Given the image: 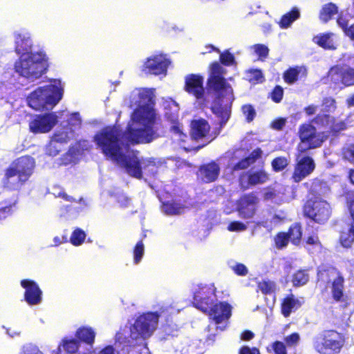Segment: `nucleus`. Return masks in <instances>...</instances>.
Listing matches in <instances>:
<instances>
[{"mask_svg":"<svg viewBox=\"0 0 354 354\" xmlns=\"http://www.w3.org/2000/svg\"><path fill=\"white\" fill-rule=\"evenodd\" d=\"M19 354H44L39 348L32 344H26L24 345Z\"/></svg>","mask_w":354,"mask_h":354,"instance_id":"55","label":"nucleus"},{"mask_svg":"<svg viewBox=\"0 0 354 354\" xmlns=\"http://www.w3.org/2000/svg\"><path fill=\"white\" fill-rule=\"evenodd\" d=\"M309 279L308 274L305 270H299L292 277V283L295 286H301L306 284Z\"/></svg>","mask_w":354,"mask_h":354,"instance_id":"46","label":"nucleus"},{"mask_svg":"<svg viewBox=\"0 0 354 354\" xmlns=\"http://www.w3.org/2000/svg\"><path fill=\"white\" fill-rule=\"evenodd\" d=\"M137 97L135 104L138 108L131 115L124 138L131 143H147L158 137L156 114L153 109V92L148 88H140L133 91Z\"/></svg>","mask_w":354,"mask_h":354,"instance_id":"2","label":"nucleus"},{"mask_svg":"<svg viewBox=\"0 0 354 354\" xmlns=\"http://www.w3.org/2000/svg\"><path fill=\"white\" fill-rule=\"evenodd\" d=\"M203 83V79L201 76L190 75L185 80L186 91L196 98H201L204 93Z\"/></svg>","mask_w":354,"mask_h":354,"instance_id":"23","label":"nucleus"},{"mask_svg":"<svg viewBox=\"0 0 354 354\" xmlns=\"http://www.w3.org/2000/svg\"><path fill=\"white\" fill-rule=\"evenodd\" d=\"M318 279L323 282H332L331 292L335 300L339 301L343 297L344 279L337 269L329 268L327 270H319Z\"/></svg>","mask_w":354,"mask_h":354,"instance_id":"11","label":"nucleus"},{"mask_svg":"<svg viewBox=\"0 0 354 354\" xmlns=\"http://www.w3.org/2000/svg\"><path fill=\"white\" fill-rule=\"evenodd\" d=\"M165 116L171 123V131L173 139L178 142H184L187 136L183 133L182 127L178 122V104L171 99L163 102Z\"/></svg>","mask_w":354,"mask_h":354,"instance_id":"10","label":"nucleus"},{"mask_svg":"<svg viewBox=\"0 0 354 354\" xmlns=\"http://www.w3.org/2000/svg\"><path fill=\"white\" fill-rule=\"evenodd\" d=\"M242 111L248 121H252L255 117L256 113L251 105H244L242 107Z\"/></svg>","mask_w":354,"mask_h":354,"instance_id":"59","label":"nucleus"},{"mask_svg":"<svg viewBox=\"0 0 354 354\" xmlns=\"http://www.w3.org/2000/svg\"><path fill=\"white\" fill-rule=\"evenodd\" d=\"M343 157L348 161L354 163V144L348 145L343 149Z\"/></svg>","mask_w":354,"mask_h":354,"instance_id":"57","label":"nucleus"},{"mask_svg":"<svg viewBox=\"0 0 354 354\" xmlns=\"http://www.w3.org/2000/svg\"><path fill=\"white\" fill-rule=\"evenodd\" d=\"M188 208V204L187 203H182L180 200L163 203L162 206V211L168 215L181 214Z\"/></svg>","mask_w":354,"mask_h":354,"instance_id":"30","label":"nucleus"},{"mask_svg":"<svg viewBox=\"0 0 354 354\" xmlns=\"http://www.w3.org/2000/svg\"><path fill=\"white\" fill-rule=\"evenodd\" d=\"M158 315L156 313H147L138 317L131 328V337L133 339L149 337L156 329Z\"/></svg>","mask_w":354,"mask_h":354,"instance_id":"7","label":"nucleus"},{"mask_svg":"<svg viewBox=\"0 0 354 354\" xmlns=\"http://www.w3.org/2000/svg\"><path fill=\"white\" fill-rule=\"evenodd\" d=\"M313 122L319 127L328 128L331 131L339 132L346 128L345 122L341 121L335 122L334 118L329 115H318Z\"/></svg>","mask_w":354,"mask_h":354,"instance_id":"24","label":"nucleus"},{"mask_svg":"<svg viewBox=\"0 0 354 354\" xmlns=\"http://www.w3.org/2000/svg\"><path fill=\"white\" fill-rule=\"evenodd\" d=\"M300 339L299 335L297 333H292L285 338L286 344L289 346H295L297 344Z\"/></svg>","mask_w":354,"mask_h":354,"instance_id":"63","label":"nucleus"},{"mask_svg":"<svg viewBox=\"0 0 354 354\" xmlns=\"http://www.w3.org/2000/svg\"><path fill=\"white\" fill-rule=\"evenodd\" d=\"M145 247L142 241H139L136 245L133 250V263L134 264H138L144 255Z\"/></svg>","mask_w":354,"mask_h":354,"instance_id":"50","label":"nucleus"},{"mask_svg":"<svg viewBox=\"0 0 354 354\" xmlns=\"http://www.w3.org/2000/svg\"><path fill=\"white\" fill-rule=\"evenodd\" d=\"M344 67L335 66L330 68L328 72V77L335 84L342 83L343 84Z\"/></svg>","mask_w":354,"mask_h":354,"instance_id":"42","label":"nucleus"},{"mask_svg":"<svg viewBox=\"0 0 354 354\" xmlns=\"http://www.w3.org/2000/svg\"><path fill=\"white\" fill-rule=\"evenodd\" d=\"M336 109V102L332 97H326L322 104V112L320 115H326V113H333Z\"/></svg>","mask_w":354,"mask_h":354,"instance_id":"47","label":"nucleus"},{"mask_svg":"<svg viewBox=\"0 0 354 354\" xmlns=\"http://www.w3.org/2000/svg\"><path fill=\"white\" fill-rule=\"evenodd\" d=\"M272 348L274 354H287L286 346L283 342H275L272 344Z\"/></svg>","mask_w":354,"mask_h":354,"instance_id":"62","label":"nucleus"},{"mask_svg":"<svg viewBox=\"0 0 354 354\" xmlns=\"http://www.w3.org/2000/svg\"><path fill=\"white\" fill-rule=\"evenodd\" d=\"M216 135L210 131V126L204 119L193 120L191 124V137L196 141L206 145L216 138Z\"/></svg>","mask_w":354,"mask_h":354,"instance_id":"16","label":"nucleus"},{"mask_svg":"<svg viewBox=\"0 0 354 354\" xmlns=\"http://www.w3.org/2000/svg\"><path fill=\"white\" fill-rule=\"evenodd\" d=\"M258 290L264 295H271L275 292L277 286L274 282L270 280H263L258 283Z\"/></svg>","mask_w":354,"mask_h":354,"instance_id":"41","label":"nucleus"},{"mask_svg":"<svg viewBox=\"0 0 354 354\" xmlns=\"http://www.w3.org/2000/svg\"><path fill=\"white\" fill-rule=\"evenodd\" d=\"M80 346V342L77 338L75 339L73 337H65L59 344V347H62L64 351L68 354L75 353L78 351Z\"/></svg>","mask_w":354,"mask_h":354,"instance_id":"36","label":"nucleus"},{"mask_svg":"<svg viewBox=\"0 0 354 354\" xmlns=\"http://www.w3.org/2000/svg\"><path fill=\"white\" fill-rule=\"evenodd\" d=\"M250 50L254 55L258 56L259 59L261 60L266 59L269 53V48L268 46L260 44L250 46Z\"/></svg>","mask_w":354,"mask_h":354,"instance_id":"43","label":"nucleus"},{"mask_svg":"<svg viewBox=\"0 0 354 354\" xmlns=\"http://www.w3.org/2000/svg\"><path fill=\"white\" fill-rule=\"evenodd\" d=\"M283 89L280 86H277L272 93V100L276 102H279L283 97Z\"/></svg>","mask_w":354,"mask_h":354,"instance_id":"64","label":"nucleus"},{"mask_svg":"<svg viewBox=\"0 0 354 354\" xmlns=\"http://www.w3.org/2000/svg\"><path fill=\"white\" fill-rule=\"evenodd\" d=\"M26 181V180H23L21 176H19V174L9 167L6 171L3 184L5 187L10 189H17Z\"/></svg>","mask_w":354,"mask_h":354,"instance_id":"31","label":"nucleus"},{"mask_svg":"<svg viewBox=\"0 0 354 354\" xmlns=\"http://www.w3.org/2000/svg\"><path fill=\"white\" fill-rule=\"evenodd\" d=\"M248 183L251 185L262 184L268 181V174L263 170L250 172L248 176Z\"/></svg>","mask_w":354,"mask_h":354,"instance_id":"38","label":"nucleus"},{"mask_svg":"<svg viewBox=\"0 0 354 354\" xmlns=\"http://www.w3.org/2000/svg\"><path fill=\"white\" fill-rule=\"evenodd\" d=\"M15 52L21 55H30L32 53L33 41L31 34L26 29H20L13 32Z\"/></svg>","mask_w":354,"mask_h":354,"instance_id":"18","label":"nucleus"},{"mask_svg":"<svg viewBox=\"0 0 354 354\" xmlns=\"http://www.w3.org/2000/svg\"><path fill=\"white\" fill-rule=\"evenodd\" d=\"M75 337L80 342L93 347L96 337L95 330L89 326H81L75 331Z\"/></svg>","mask_w":354,"mask_h":354,"instance_id":"25","label":"nucleus"},{"mask_svg":"<svg viewBox=\"0 0 354 354\" xmlns=\"http://www.w3.org/2000/svg\"><path fill=\"white\" fill-rule=\"evenodd\" d=\"M68 117V126L69 128L74 129L79 128L82 124V118L80 113L77 112L70 113L67 115Z\"/></svg>","mask_w":354,"mask_h":354,"instance_id":"49","label":"nucleus"},{"mask_svg":"<svg viewBox=\"0 0 354 354\" xmlns=\"http://www.w3.org/2000/svg\"><path fill=\"white\" fill-rule=\"evenodd\" d=\"M232 308V307L230 304L225 301H221L218 304L214 303L211 308L205 313L209 315L210 319L214 321L216 324H222V326H218V328L221 330H223L226 328L227 322L231 317Z\"/></svg>","mask_w":354,"mask_h":354,"instance_id":"15","label":"nucleus"},{"mask_svg":"<svg viewBox=\"0 0 354 354\" xmlns=\"http://www.w3.org/2000/svg\"><path fill=\"white\" fill-rule=\"evenodd\" d=\"M243 152V151L242 150H237L234 152V154L232 158L229 165V167L232 170L238 171L247 168L251 164L254 162V161L259 158L262 153V151L260 149H257L254 150L248 156L239 160V158L241 157Z\"/></svg>","mask_w":354,"mask_h":354,"instance_id":"20","label":"nucleus"},{"mask_svg":"<svg viewBox=\"0 0 354 354\" xmlns=\"http://www.w3.org/2000/svg\"><path fill=\"white\" fill-rule=\"evenodd\" d=\"M86 233L80 228L75 229L71 234L70 242L75 246L81 245L85 241Z\"/></svg>","mask_w":354,"mask_h":354,"instance_id":"44","label":"nucleus"},{"mask_svg":"<svg viewBox=\"0 0 354 354\" xmlns=\"http://www.w3.org/2000/svg\"><path fill=\"white\" fill-rule=\"evenodd\" d=\"M337 7L332 3L325 4L320 10L319 18L323 22H327L337 13Z\"/></svg>","mask_w":354,"mask_h":354,"instance_id":"37","label":"nucleus"},{"mask_svg":"<svg viewBox=\"0 0 354 354\" xmlns=\"http://www.w3.org/2000/svg\"><path fill=\"white\" fill-rule=\"evenodd\" d=\"M354 241V225H351L348 232H343L340 236V243L344 248H350Z\"/></svg>","mask_w":354,"mask_h":354,"instance_id":"45","label":"nucleus"},{"mask_svg":"<svg viewBox=\"0 0 354 354\" xmlns=\"http://www.w3.org/2000/svg\"><path fill=\"white\" fill-rule=\"evenodd\" d=\"M64 84L60 80L55 79L47 85L39 86L26 98L30 107L36 111L51 110L62 100Z\"/></svg>","mask_w":354,"mask_h":354,"instance_id":"4","label":"nucleus"},{"mask_svg":"<svg viewBox=\"0 0 354 354\" xmlns=\"http://www.w3.org/2000/svg\"><path fill=\"white\" fill-rule=\"evenodd\" d=\"M289 241L294 245H298L300 243L301 237V226L296 223L292 225L287 234Z\"/></svg>","mask_w":354,"mask_h":354,"instance_id":"40","label":"nucleus"},{"mask_svg":"<svg viewBox=\"0 0 354 354\" xmlns=\"http://www.w3.org/2000/svg\"><path fill=\"white\" fill-rule=\"evenodd\" d=\"M264 198L266 201H270L276 204H281L288 201V198L285 196L283 189H267L264 193Z\"/></svg>","mask_w":354,"mask_h":354,"instance_id":"34","label":"nucleus"},{"mask_svg":"<svg viewBox=\"0 0 354 354\" xmlns=\"http://www.w3.org/2000/svg\"><path fill=\"white\" fill-rule=\"evenodd\" d=\"M343 84L346 86L354 85V69L344 67Z\"/></svg>","mask_w":354,"mask_h":354,"instance_id":"52","label":"nucleus"},{"mask_svg":"<svg viewBox=\"0 0 354 354\" xmlns=\"http://www.w3.org/2000/svg\"><path fill=\"white\" fill-rule=\"evenodd\" d=\"M220 168L215 162L202 166L198 173V176L203 182L209 183L215 180L219 174Z\"/></svg>","mask_w":354,"mask_h":354,"instance_id":"27","label":"nucleus"},{"mask_svg":"<svg viewBox=\"0 0 354 354\" xmlns=\"http://www.w3.org/2000/svg\"><path fill=\"white\" fill-rule=\"evenodd\" d=\"M346 200L351 215L353 220V223L352 225H354V192H351L347 194Z\"/></svg>","mask_w":354,"mask_h":354,"instance_id":"61","label":"nucleus"},{"mask_svg":"<svg viewBox=\"0 0 354 354\" xmlns=\"http://www.w3.org/2000/svg\"><path fill=\"white\" fill-rule=\"evenodd\" d=\"M247 78L250 82L255 84L261 82L263 77L260 70L251 69L247 73Z\"/></svg>","mask_w":354,"mask_h":354,"instance_id":"53","label":"nucleus"},{"mask_svg":"<svg viewBox=\"0 0 354 354\" xmlns=\"http://www.w3.org/2000/svg\"><path fill=\"white\" fill-rule=\"evenodd\" d=\"M304 303V299L302 297L298 298L293 295H290L285 297L281 304V313L286 317L299 308Z\"/></svg>","mask_w":354,"mask_h":354,"instance_id":"26","label":"nucleus"},{"mask_svg":"<svg viewBox=\"0 0 354 354\" xmlns=\"http://www.w3.org/2000/svg\"><path fill=\"white\" fill-rule=\"evenodd\" d=\"M232 270L238 275L245 276L248 274V268L242 263H236L231 265Z\"/></svg>","mask_w":354,"mask_h":354,"instance_id":"60","label":"nucleus"},{"mask_svg":"<svg viewBox=\"0 0 354 354\" xmlns=\"http://www.w3.org/2000/svg\"><path fill=\"white\" fill-rule=\"evenodd\" d=\"M171 61L167 55L157 53L149 57L142 65V71L155 75H167V71Z\"/></svg>","mask_w":354,"mask_h":354,"instance_id":"13","label":"nucleus"},{"mask_svg":"<svg viewBox=\"0 0 354 354\" xmlns=\"http://www.w3.org/2000/svg\"><path fill=\"white\" fill-rule=\"evenodd\" d=\"M16 202V197L10 196L6 192L0 194V220L12 214Z\"/></svg>","mask_w":354,"mask_h":354,"instance_id":"28","label":"nucleus"},{"mask_svg":"<svg viewBox=\"0 0 354 354\" xmlns=\"http://www.w3.org/2000/svg\"><path fill=\"white\" fill-rule=\"evenodd\" d=\"M216 300V288L213 284H198L194 288L193 304L201 311L206 312Z\"/></svg>","mask_w":354,"mask_h":354,"instance_id":"8","label":"nucleus"},{"mask_svg":"<svg viewBox=\"0 0 354 354\" xmlns=\"http://www.w3.org/2000/svg\"><path fill=\"white\" fill-rule=\"evenodd\" d=\"M65 146L59 142H53V136L51 137L49 144L47 145L46 151L49 156H55L60 152Z\"/></svg>","mask_w":354,"mask_h":354,"instance_id":"48","label":"nucleus"},{"mask_svg":"<svg viewBox=\"0 0 354 354\" xmlns=\"http://www.w3.org/2000/svg\"><path fill=\"white\" fill-rule=\"evenodd\" d=\"M344 336L335 330H327L313 339V347L319 354H337L344 346Z\"/></svg>","mask_w":354,"mask_h":354,"instance_id":"6","label":"nucleus"},{"mask_svg":"<svg viewBox=\"0 0 354 354\" xmlns=\"http://www.w3.org/2000/svg\"><path fill=\"white\" fill-rule=\"evenodd\" d=\"M300 17V12L297 8H293V9L283 15L280 21L279 22V26L281 28H288L291 24Z\"/></svg>","mask_w":354,"mask_h":354,"instance_id":"35","label":"nucleus"},{"mask_svg":"<svg viewBox=\"0 0 354 354\" xmlns=\"http://www.w3.org/2000/svg\"><path fill=\"white\" fill-rule=\"evenodd\" d=\"M48 57L43 50L21 55L15 64V72L28 82L39 79L46 71Z\"/></svg>","mask_w":354,"mask_h":354,"instance_id":"5","label":"nucleus"},{"mask_svg":"<svg viewBox=\"0 0 354 354\" xmlns=\"http://www.w3.org/2000/svg\"><path fill=\"white\" fill-rule=\"evenodd\" d=\"M304 213L317 223H324L330 216V206L326 201H308L305 205Z\"/></svg>","mask_w":354,"mask_h":354,"instance_id":"12","label":"nucleus"},{"mask_svg":"<svg viewBox=\"0 0 354 354\" xmlns=\"http://www.w3.org/2000/svg\"><path fill=\"white\" fill-rule=\"evenodd\" d=\"M58 119L55 112L35 115L29 123L30 130L34 133H48L57 124Z\"/></svg>","mask_w":354,"mask_h":354,"instance_id":"14","label":"nucleus"},{"mask_svg":"<svg viewBox=\"0 0 354 354\" xmlns=\"http://www.w3.org/2000/svg\"><path fill=\"white\" fill-rule=\"evenodd\" d=\"M315 164L312 158L301 156L300 153L297 156L296 165L292 174V179L295 183L301 182L309 176L315 169Z\"/></svg>","mask_w":354,"mask_h":354,"instance_id":"17","label":"nucleus"},{"mask_svg":"<svg viewBox=\"0 0 354 354\" xmlns=\"http://www.w3.org/2000/svg\"><path fill=\"white\" fill-rule=\"evenodd\" d=\"M220 60L223 64L230 66L234 63V57L228 50H226L221 53Z\"/></svg>","mask_w":354,"mask_h":354,"instance_id":"58","label":"nucleus"},{"mask_svg":"<svg viewBox=\"0 0 354 354\" xmlns=\"http://www.w3.org/2000/svg\"><path fill=\"white\" fill-rule=\"evenodd\" d=\"M35 166V160L30 156H22L14 161L10 168L27 180L32 175Z\"/></svg>","mask_w":354,"mask_h":354,"instance_id":"22","label":"nucleus"},{"mask_svg":"<svg viewBox=\"0 0 354 354\" xmlns=\"http://www.w3.org/2000/svg\"><path fill=\"white\" fill-rule=\"evenodd\" d=\"M299 138L301 142L297 147L299 153L320 147L326 139L322 133H317L315 127L310 124H304L300 127Z\"/></svg>","mask_w":354,"mask_h":354,"instance_id":"9","label":"nucleus"},{"mask_svg":"<svg viewBox=\"0 0 354 354\" xmlns=\"http://www.w3.org/2000/svg\"><path fill=\"white\" fill-rule=\"evenodd\" d=\"M289 241L287 234L279 233L274 238L275 245L277 248L281 249L286 247Z\"/></svg>","mask_w":354,"mask_h":354,"instance_id":"54","label":"nucleus"},{"mask_svg":"<svg viewBox=\"0 0 354 354\" xmlns=\"http://www.w3.org/2000/svg\"><path fill=\"white\" fill-rule=\"evenodd\" d=\"M74 129L68 127H62L57 129L53 135V142H59L66 146L68 142L74 138Z\"/></svg>","mask_w":354,"mask_h":354,"instance_id":"29","label":"nucleus"},{"mask_svg":"<svg viewBox=\"0 0 354 354\" xmlns=\"http://www.w3.org/2000/svg\"><path fill=\"white\" fill-rule=\"evenodd\" d=\"M94 141L107 159L125 168L131 176L141 178L142 174L153 175L157 171L156 162L151 158H140L138 152L131 151L122 140L116 127H108L97 133Z\"/></svg>","mask_w":354,"mask_h":354,"instance_id":"1","label":"nucleus"},{"mask_svg":"<svg viewBox=\"0 0 354 354\" xmlns=\"http://www.w3.org/2000/svg\"><path fill=\"white\" fill-rule=\"evenodd\" d=\"M227 229L230 232H243L247 230V225L240 221H232L229 223Z\"/></svg>","mask_w":354,"mask_h":354,"instance_id":"56","label":"nucleus"},{"mask_svg":"<svg viewBox=\"0 0 354 354\" xmlns=\"http://www.w3.org/2000/svg\"><path fill=\"white\" fill-rule=\"evenodd\" d=\"M21 286L25 289V301L30 306L38 305L42 301V291L36 282L29 279L21 281Z\"/></svg>","mask_w":354,"mask_h":354,"instance_id":"21","label":"nucleus"},{"mask_svg":"<svg viewBox=\"0 0 354 354\" xmlns=\"http://www.w3.org/2000/svg\"><path fill=\"white\" fill-rule=\"evenodd\" d=\"M225 69L218 62L210 67V75L208 79V87L214 91L217 98L212 106V111L221 118V125L226 123L231 113V106L234 100L232 87L223 77Z\"/></svg>","mask_w":354,"mask_h":354,"instance_id":"3","label":"nucleus"},{"mask_svg":"<svg viewBox=\"0 0 354 354\" xmlns=\"http://www.w3.org/2000/svg\"><path fill=\"white\" fill-rule=\"evenodd\" d=\"M289 164V160L285 157H278L272 162V167L275 171L284 169Z\"/></svg>","mask_w":354,"mask_h":354,"instance_id":"51","label":"nucleus"},{"mask_svg":"<svg viewBox=\"0 0 354 354\" xmlns=\"http://www.w3.org/2000/svg\"><path fill=\"white\" fill-rule=\"evenodd\" d=\"M305 247L310 251L319 252L322 250V244L316 234L308 236L305 239Z\"/></svg>","mask_w":354,"mask_h":354,"instance_id":"39","label":"nucleus"},{"mask_svg":"<svg viewBox=\"0 0 354 354\" xmlns=\"http://www.w3.org/2000/svg\"><path fill=\"white\" fill-rule=\"evenodd\" d=\"M307 70L304 66L290 68L283 74L284 81L288 84H293L299 79L306 76Z\"/></svg>","mask_w":354,"mask_h":354,"instance_id":"32","label":"nucleus"},{"mask_svg":"<svg viewBox=\"0 0 354 354\" xmlns=\"http://www.w3.org/2000/svg\"><path fill=\"white\" fill-rule=\"evenodd\" d=\"M258 198L253 194L242 196L237 203L239 216L243 219L254 217L257 209Z\"/></svg>","mask_w":354,"mask_h":354,"instance_id":"19","label":"nucleus"},{"mask_svg":"<svg viewBox=\"0 0 354 354\" xmlns=\"http://www.w3.org/2000/svg\"><path fill=\"white\" fill-rule=\"evenodd\" d=\"M313 41L325 49L336 48V37L333 33L318 35L313 38Z\"/></svg>","mask_w":354,"mask_h":354,"instance_id":"33","label":"nucleus"}]
</instances>
